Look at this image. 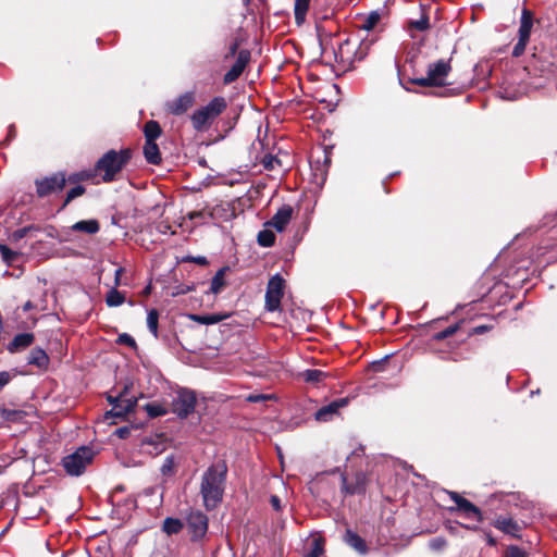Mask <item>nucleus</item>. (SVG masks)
<instances>
[{
  "label": "nucleus",
  "mask_w": 557,
  "mask_h": 557,
  "mask_svg": "<svg viewBox=\"0 0 557 557\" xmlns=\"http://www.w3.org/2000/svg\"><path fill=\"white\" fill-rule=\"evenodd\" d=\"M32 308V302L30 301H27L24 306V310H28Z\"/></svg>",
  "instance_id": "774afa93"
},
{
  "label": "nucleus",
  "mask_w": 557,
  "mask_h": 557,
  "mask_svg": "<svg viewBox=\"0 0 557 557\" xmlns=\"http://www.w3.org/2000/svg\"><path fill=\"white\" fill-rule=\"evenodd\" d=\"M184 262H193V263H196V264H199V265H202V267H206L209 264V261L207 259V257L205 256H187L183 259Z\"/></svg>",
  "instance_id": "3c124183"
},
{
  "label": "nucleus",
  "mask_w": 557,
  "mask_h": 557,
  "mask_svg": "<svg viewBox=\"0 0 557 557\" xmlns=\"http://www.w3.org/2000/svg\"><path fill=\"white\" fill-rule=\"evenodd\" d=\"M160 471L163 476H173L176 473V462L174 455H169L165 457Z\"/></svg>",
  "instance_id": "a19ab883"
},
{
  "label": "nucleus",
  "mask_w": 557,
  "mask_h": 557,
  "mask_svg": "<svg viewBox=\"0 0 557 557\" xmlns=\"http://www.w3.org/2000/svg\"><path fill=\"white\" fill-rule=\"evenodd\" d=\"M94 451L88 446H81L73 454L62 458V466L67 474L79 476L84 473L86 467L91 463Z\"/></svg>",
  "instance_id": "423d86ee"
},
{
  "label": "nucleus",
  "mask_w": 557,
  "mask_h": 557,
  "mask_svg": "<svg viewBox=\"0 0 557 557\" xmlns=\"http://www.w3.org/2000/svg\"><path fill=\"white\" fill-rule=\"evenodd\" d=\"M196 102L195 91H186L165 103V110L172 115L185 114Z\"/></svg>",
  "instance_id": "f8f14e48"
},
{
  "label": "nucleus",
  "mask_w": 557,
  "mask_h": 557,
  "mask_svg": "<svg viewBox=\"0 0 557 557\" xmlns=\"http://www.w3.org/2000/svg\"><path fill=\"white\" fill-rule=\"evenodd\" d=\"M349 44L350 42L348 39H346L344 42L339 44L338 52L332 47V52H333L336 61H337L338 55H339L341 60L343 61V49H344V47L349 46Z\"/></svg>",
  "instance_id": "13d9d810"
},
{
  "label": "nucleus",
  "mask_w": 557,
  "mask_h": 557,
  "mask_svg": "<svg viewBox=\"0 0 557 557\" xmlns=\"http://www.w3.org/2000/svg\"><path fill=\"white\" fill-rule=\"evenodd\" d=\"M285 280L280 275H273L267 285L265 309L270 312L281 310V300L284 296Z\"/></svg>",
  "instance_id": "1a4fd4ad"
},
{
  "label": "nucleus",
  "mask_w": 557,
  "mask_h": 557,
  "mask_svg": "<svg viewBox=\"0 0 557 557\" xmlns=\"http://www.w3.org/2000/svg\"><path fill=\"white\" fill-rule=\"evenodd\" d=\"M114 434L119 437V438H122V440H125L131 434V429L128 426H121V428H117L115 431H114Z\"/></svg>",
  "instance_id": "4d7b16f0"
},
{
  "label": "nucleus",
  "mask_w": 557,
  "mask_h": 557,
  "mask_svg": "<svg viewBox=\"0 0 557 557\" xmlns=\"http://www.w3.org/2000/svg\"><path fill=\"white\" fill-rule=\"evenodd\" d=\"M491 525L499 530L500 532L511 535L512 537L520 539V524L511 517L498 515L491 521Z\"/></svg>",
  "instance_id": "2eb2a0df"
},
{
  "label": "nucleus",
  "mask_w": 557,
  "mask_h": 557,
  "mask_svg": "<svg viewBox=\"0 0 557 557\" xmlns=\"http://www.w3.org/2000/svg\"><path fill=\"white\" fill-rule=\"evenodd\" d=\"M409 27L414 28L419 32H424L430 27V18L428 14H422L420 20L418 21H410Z\"/></svg>",
  "instance_id": "c03bdc74"
},
{
  "label": "nucleus",
  "mask_w": 557,
  "mask_h": 557,
  "mask_svg": "<svg viewBox=\"0 0 557 557\" xmlns=\"http://www.w3.org/2000/svg\"><path fill=\"white\" fill-rule=\"evenodd\" d=\"M311 0H295L294 3V17L298 26L306 22L307 13L310 8Z\"/></svg>",
  "instance_id": "cd10ccee"
},
{
  "label": "nucleus",
  "mask_w": 557,
  "mask_h": 557,
  "mask_svg": "<svg viewBox=\"0 0 557 557\" xmlns=\"http://www.w3.org/2000/svg\"><path fill=\"white\" fill-rule=\"evenodd\" d=\"M127 391H128V388H127V386H125L124 389L117 396L108 395L107 400L113 407L114 404H119L120 401H122L125 398V395L127 394Z\"/></svg>",
  "instance_id": "603ef678"
},
{
  "label": "nucleus",
  "mask_w": 557,
  "mask_h": 557,
  "mask_svg": "<svg viewBox=\"0 0 557 557\" xmlns=\"http://www.w3.org/2000/svg\"><path fill=\"white\" fill-rule=\"evenodd\" d=\"M11 381V374L8 371L0 372V391Z\"/></svg>",
  "instance_id": "052dcab7"
},
{
  "label": "nucleus",
  "mask_w": 557,
  "mask_h": 557,
  "mask_svg": "<svg viewBox=\"0 0 557 557\" xmlns=\"http://www.w3.org/2000/svg\"><path fill=\"white\" fill-rule=\"evenodd\" d=\"M238 47H239V42L237 39H235L231 45H230V48H228V52L225 54L224 59H228V58H232L234 55H236L239 51H238Z\"/></svg>",
  "instance_id": "6e6d98bb"
},
{
  "label": "nucleus",
  "mask_w": 557,
  "mask_h": 557,
  "mask_svg": "<svg viewBox=\"0 0 557 557\" xmlns=\"http://www.w3.org/2000/svg\"><path fill=\"white\" fill-rule=\"evenodd\" d=\"M461 321L453 324V325H449L448 327L444 329L443 331L441 332H437L435 333L433 336H432V341L434 342H441V341H444L448 337H451L453 335H455L459 330H460V326H461Z\"/></svg>",
  "instance_id": "c9c22d12"
},
{
  "label": "nucleus",
  "mask_w": 557,
  "mask_h": 557,
  "mask_svg": "<svg viewBox=\"0 0 557 557\" xmlns=\"http://www.w3.org/2000/svg\"><path fill=\"white\" fill-rule=\"evenodd\" d=\"M320 46H321V49H322V53H326L327 52V41H326V39L320 38Z\"/></svg>",
  "instance_id": "338daca9"
},
{
  "label": "nucleus",
  "mask_w": 557,
  "mask_h": 557,
  "mask_svg": "<svg viewBox=\"0 0 557 557\" xmlns=\"http://www.w3.org/2000/svg\"><path fill=\"white\" fill-rule=\"evenodd\" d=\"M38 198H47L62 193L67 184L66 172L58 171L49 175L38 177L34 182Z\"/></svg>",
  "instance_id": "39448f33"
},
{
  "label": "nucleus",
  "mask_w": 557,
  "mask_h": 557,
  "mask_svg": "<svg viewBox=\"0 0 557 557\" xmlns=\"http://www.w3.org/2000/svg\"><path fill=\"white\" fill-rule=\"evenodd\" d=\"M230 270H231L230 267L225 265V267H222L215 273V275L211 280L210 293L218 295L225 288V286H226L225 274L227 272H230Z\"/></svg>",
  "instance_id": "a878e982"
},
{
  "label": "nucleus",
  "mask_w": 557,
  "mask_h": 557,
  "mask_svg": "<svg viewBox=\"0 0 557 557\" xmlns=\"http://www.w3.org/2000/svg\"><path fill=\"white\" fill-rule=\"evenodd\" d=\"M30 230H32V226H25V227L18 228L12 233V238L14 240H20V239L24 238Z\"/></svg>",
  "instance_id": "864d4df0"
},
{
  "label": "nucleus",
  "mask_w": 557,
  "mask_h": 557,
  "mask_svg": "<svg viewBox=\"0 0 557 557\" xmlns=\"http://www.w3.org/2000/svg\"><path fill=\"white\" fill-rule=\"evenodd\" d=\"M251 53L248 49H242L237 53V58L232 67L224 74L223 83L225 85L237 81L250 62Z\"/></svg>",
  "instance_id": "4468645a"
},
{
  "label": "nucleus",
  "mask_w": 557,
  "mask_h": 557,
  "mask_svg": "<svg viewBox=\"0 0 557 557\" xmlns=\"http://www.w3.org/2000/svg\"><path fill=\"white\" fill-rule=\"evenodd\" d=\"M534 25V13L523 8L521 11L520 25L518 29V41L512 49V57H521L530 41L531 32Z\"/></svg>",
  "instance_id": "6e6552de"
},
{
  "label": "nucleus",
  "mask_w": 557,
  "mask_h": 557,
  "mask_svg": "<svg viewBox=\"0 0 557 557\" xmlns=\"http://www.w3.org/2000/svg\"><path fill=\"white\" fill-rule=\"evenodd\" d=\"M270 397L268 395H264V394H257V395H249L247 397V400L250 401V403H259V401H263L265 399H269Z\"/></svg>",
  "instance_id": "680f3d73"
},
{
  "label": "nucleus",
  "mask_w": 557,
  "mask_h": 557,
  "mask_svg": "<svg viewBox=\"0 0 557 557\" xmlns=\"http://www.w3.org/2000/svg\"><path fill=\"white\" fill-rule=\"evenodd\" d=\"M485 537H486V543L490 546H496L497 545V541L492 536L491 532H485Z\"/></svg>",
  "instance_id": "69168bd1"
},
{
  "label": "nucleus",
  "mask_w": 557,
  "mask_h": 557,
  "mask_svg": "<svg viewBox=\"0 0 557 557\" xmlns=\"http://www.w3.org/2000/svg\"><path fill=\"white\" fill-rule=\"evenodd\" d=\"M116 343L120 345H126L133 349L137 348L136 341L127 333H122L117 336Z\"/></svg>",
  "instance_id": "de8ad7c7"
},
{
  "label": "nucleus",
  "mask_w": 557,
  "mask_h": 557,
  "mask_svg": "<svg viewBox=\"0 0 557 557\" xmlns=\"http://www.w3.org/2000/svg\"><path fill=\"white\" fill-rule=\"evenodd\" d=\"M72 230L74 232L94 235L100 231V224L96 219L82 220L73 224Z\"/></svg>",
  "instance_id": "bb28decb"
},
{
  "label": "nucleus",
  "mask_w": 557,
  "mask_h": 557,
  "mask_svg": "<svg viewBox=\"0 0 557 557\" xmlns=\"http://www.w3.org/2000/svg\"><path fill=\"white\" fill-rule=\"evenodd\" d=\"M144 408L150 419H154L168 413V410L158 403H148L144 406Z\"/></svg>",
  "instance_id": "ea45409f"
},
{
  "label": "nucleus",
  "mask_w": 557,
  "mask_h": 557,
  "mask_svg": "<svg viewBox=\"0 0 557 557\" xmlns=\"http://www.w3.org/2000/svg\"><path fill=\"white\" fill-rule=\"evenodd\" d=\"M493 325H490V324H481V325H476L474 327H472L469 332V336H473V335H481V334H484L486 332H490L491 330H493Z\"/></svg>",
  "instance_id": "8fccbe9b"
},
{
  "label": "nucleus",
  "mask_w": 557,
  "mask_h": 557,
  "mask_svg": "<svg viewBox=\"0 0 557 557\" xmlns=\"http://www.w3.org/2000/svg\"><path fill=\"white\" fill-rule=\"evenodd\" d=\"M310 168L312 173V183L322 188L327 178L329 171L326 166L321 163V158L310 161Z\"/></svg>",
  "instance_id": "6ab92c4d"
},
{
  "label": "nucleus",
  "mask_w": 557,
  "mask_h": 557,
  "mask_svg": "<svg viewBox=\"0 0 557 557\" xmlns=\"http://www.w3.org/2000/svg\"><path fill=\"white\" fill-rule=\"evenodd\" d=\"M197 396L194 391L181 388L172 400V412L181 419H186L195 410Z\"/></svg>",
  "instance_id": "9d476101"
},
{
  "label": "nucleus",
  "mask_w": 557,
  "mask_h": 557,
  "mask_svg": "<svg viewBox=\"0 0 557 557\" xmlns=\"http://www.w3.org/2000/svg\"><path fill=\"white\" fill-rule=\"evenodd\" d=\"M447 540L443 536L433 537L429 541V547L433 552H442L447 547Z\"/></svg>",
  "instance_id": "a18cd8bd"
},
{
  "label": "nucleus",
  "mask_w": 557,
  "mask_h": 557,
  "mask_svg": "<svg viewBox=\"0 0 557 557\" xmlns=\"http://www.w3.org/2000/svg\"><path fill=\"white\" fill-rule=\"evenodd\" d=\"M75 186L71 187L64 198L63 201L59 208V211L64 210L72 201H74L76 198L82 197L86 194V187L81 184H74Z\"/></svg>",
  "instance_id": "c756f323"
},
{
  "label": "nucleus",
  "mask_w": 557,
  "mask_h": 557,
  "mask_svg": "<svg viewBox=\"0 0 557 557\" xmlns=\"http://www.w3.org/2000/svg\"><path fill=\"white\" fill-rule=\"evenodd\" d=\"M0 253L2 260L9 265H13L14 262L21 257V253L10 249L7 245L0 244Z\"/></svg>",
  "instance_id": "4c0bfd02"
},
{
  "label": "nucleus",
  "mask_w": 557,
  "mask_h": 557,
  "mask_svg": "<svg viewBox=\"0 0 557 557\" xmlns=\"http://www.w3.org/2000/svg\"><path fill=\"white\" fill-rule=\"evenodd\" d=\"M323 158L321 159V163L326 166V170L329 171V168L332 163V152L326 147L322 150Z\"/></svg>",
  "instance_id": "5fc2aeb1"
},
{
  "label": "nucleus",
  "mask_w": 557,
  "mask_h": 557,
  "mask_svg": "<svg viewBox=\"0 0 557 557\" xmlns=\"http://www.w3.org/2000/svg\"><path fill=\"white\" fill-rule=\"evenodd\" d=\"M124 272V269L123 268H117L115 270V274H114V287L119 286L121 284V275L123 274Z\"/></svg>",
  "instance_id": "0e129e2a"
},
{
  "label": "nucleus",
  "mask_w": 557,
  "mask_h": 557,
  "mask_svg": "<svg viewBox=\"0 0 557 557\" xmlns=\"http://www.w3.org/2000/svg\"><path fill=\"white\" fill-rule=\"evenodd\" d=\"M257 242L261 247H272L275 243V235L270 230H262L258 233Z\"/></svg>",
  "instance_id": "58836bf2"
},
{
  "label": "nucleus",
  "mask_w": 557,
  "mask_h": 557,
  "mask_svg": "<svg viewBox=\"0 0 557 557\" xmlns=\"http://www.w3.org/2000/svg\"><path fill=\"white\" fill-rule=\"evenodd\" d=\"M380 20H381V15L376 11H373L368 16H366L363 18L360 28L368 30V32L372 30L379 24Z\"/></svg>",
  "instance_id": "79ce46f5"
},
{
  "label": "nucleus",
  "mask_w": 557,
  "mask_h": 557,
  "mask_svg": "<svg viewBox=\"0 0 557 557\" xmlns=\"http://www.w3.org/2000/svg\"><path fill=\"white\" fill-rule=\"evenodd\" d=\"M227 109V101L222 96L212 98L208 104L195 110L190 115L193 128L202 133L208 131L215 119Z\"/></svg>",
  "instance_id": "7ed1b4c3"
},
{
  "label": "nucleus",
  "mask_w": 557,
  "mask_h": 557,
  "mask_svg": "<svg viewBox=\"0 0 557 557\" xmlns=\"http://www.w3.org/2000/svg\"><path fill=\"white\" fill-rule=\"evenodd\" d=\"M26 416L24 410H15V409H0V417L9 422H18L23 420Z\"/></svg>",
  "instance_id": "f704fd0d"
},
{
  "label": "nucleus",
  "mask_w": 557,
  "mask_h": 557,
  "mask_svg": "<svg viewBox=\"0 0 557 557\" xmlns=\"http://www.w3.org/2000/svg\"><path fill=\"white\" fill-rule=\"evenodd\" d=\"M346 404V399H338L321 407L314 414L315 420L323 422L329 421L335 413H337L338 409Z\"/></svg>",
  "instance_id": "412c9836"
},
{
  "label": "nucleus",
  "mask_w": 557,
  "mask_h": 557,
  "mask_svg": "<svg viewBox=\"0 0 557 557\" xmlns=\"http://www.w3.org/2000/svg\"><path fill=\"white\" fill-rule=\"evenodd\" d=\"M505 557H528V555L519 546L510 545L506 550Z\"/></svg>",
  "instance_id": "09e8293b"
},
{
  "label": "nucleus",
  "mask_w": 557,
  "mask_h": 557,
  "mask_svg": "<svg viewBox=\"0 0 557 557\" xmlns=\"http://www.w3.org/2000/svg\"><path fill=\"white\" fill-rule=\"evenodd\" d=\"M185 525L191 542L202 541L208 532L209 518L199 509H190L185 517Z\"/></svg>",
  "instance_id": "0eeeda50"
},
{
  "label": "nucleus",
  "mask_w": 557,
  "mask_h": 557,
  "mask_svg": "<svg viewBox=\"0 0 557 557\" xmlns=\"http://www.w3.org/2000/svg\"><path fill=\"white\" fill-rule=\"evenodd\" d=\"M293 212L294 210L292 206L283 205L268 222V224L274 227L277 232H282L290 222Z\"/></svg>",
  "instance_id": "dca6fc26"
},
{
  "label": "nucleus",
  "mask_w": 557,
  "mask_h": 557,
  "mask_svg": "<svg viewBox=\"0 0 557 557\" xmlns=\"http://www.w3.org/2000/svg\"><path fill=\"white\" fill-rule=\"evenodd\" d=\"M344 542L359 554H366L368 552L366 541L359 534H357L350 529L346 530L344 535Z\"/></svg>",
  "instance_id": "5701e85b"
},
{
  "label": "nucleus",
  "mask_w": 557,
  "mask_h": 557,
  "mask_svg": "<svg viewBox=\"0 0 557 557\" xmlns=\"http://www.w3.org/2000/svg\"><path fill=\"white\" fill-rule=\"evenodd\" d=\"M325 540L322 536L314 537L311 549L304 557H321L324 554Z\"/></svg>",
  "instance_id": "e433bc0d"
},
{
  "label": "nucleus",
  "mask_w": 557,
  "mask_h": 557,
  "mask_svg": "<svg viewBox=\"0 0 557 557\" xmlns=\"http://www.w3.org/2000/svg\"><path fill=\"white\" fill-rule=\"evenodd\" d=\"M447 494L449 495L450 499L455 502L456 508L450 507V511H460L466 515V517L470 518L473 517L476 519V521L482 522L487 517L484 515V512L475 506L473 503L468 500L467 498L462 497L459 493L454 491H448Z\"/></svg>",
  "instance_id": "9b49d317"
},
{
  "label": "nucleus",
  "mask_w": 557,
  "mask_h": 557,
  "mask_svg": "<svg viewBox=\"0 0 557 557\" xmlns=\"http://www.w3.org/2000/svg\"><path fill=\"white\" fill-rule=\"evenodd\" d=\"M230 317L228 313H211V314H188L189 320L197 322L199 324H215L219 323Z\"/></svg>",
  "instance_id": "393cba45"
},
{
  "label": "nucleus",
  "mask_w": 557,
  "mask_h": 557,
  "mask_svg": "<svg viewBox=\"0 0 557 557\" xmlns=\"http://www.w3.org/2000/svg\"><path fill=\"white\" fill-rule=\"evenodd\" d=\"M270 504L273 507L274 510L280 511L281 510V499L276 495H272L270 498Z\"/></svg>",
  "instance_id": "e2e57ef3"
},
{
  "label": "nucleus",
  "mask_w": 557,
  "mask_h": 557,
  "mask_svg": "<svg viewBox=\"0 0 557 557\" xmlns=\"http://www.w3.org/2000/svg\"><path fill=\"white\" fill-rule=\"evenodd\" d=\"M145 141H156L162 135V128L159 122L149 120L144 125Z\"/></svg>",
  "instance_id": "c85d7f7f"
},
{
  "label": "nucleus",
  "mask_w": 557,
  "mask_h": 557,
  "mask_svg": "<svg viewBox=\"0 0 557 557\" xmlns=\"http://www.w3.org/2000/svg\"><path fill=\"white\" fill-rule=\"evenodd\" d=\"M262 164L267 170H274L277 165H281V161L275 156L265 154L262 159Z\"/></svg>",
  "instance_id": "49530a36"
},
{
  "label": "nucleus",
  "mask_w": 557,
  "mask_h": 557,
  "mask_svg": "<svg viewBox=\"0 0 557 557\" xmlns=\"http://www.w3.org/2000/svg\"><path fill=\"white\" fill-rule=\"evenodd\" d=\"M35 342V335L33 333H20L16 334L8 345V350L11 354L23 350Z\"/></svg>",
  "instance_id": "a211bd4d"
},
{
  "label": "nucleus",
  "mask_w": 557,
  "mask_h": 557,
  "mask_svg": "<svg viewBox=\"0 0 557 557\" xmlns=\"http://www.w3.org/2000/svg\"><path fill=\"white\" fill-rule=\"evenodd\" d=\"M342 492L346 495H360L364 494L367 491V485L369 483L368 475L359 471L355 474L354 480L348 482L347 475L345 473H342Z\"/></svg>",
  "instance_id": "ddd939ff"
},
{
  "label": "nucleus",
  "mask_w": 557,
  "mask_h": 557,
  "mask_svg": "<svg viewBox=\"0 0 557 557\" xmlns=\"http://www.w3.org/2000/svg\"><path fill=\"white\" fill-rule=\"evenodd\" d=\"M125 301L124 293L116 289V287L111 288L106 295V304L109 307H117L123 305Z\"/></svg>",
  "instance_id": "473e14b6"
},
{
  "label": "nucleus",
  "mask_w": 557,
  "mask_h": 557,
  "mask_svg": "<svg viewBox=\"0 0 557 557\" xmlns=\"http://www.w3.org/2000/svg\"><path fill=\"white\" fill-rule=\"evenodd\" d=\"M185 527V523L177 518L168 517L162 524V531L168 535L178 534Z\"/></svg>",
  "instance_id": "7c9ffc66"
},
{
  "label": "nucleus",
  "mask_w": 557,
  "mask_h": 557,
  "mask_svg": "<svg viewBox=\"0 0 557 557\" xmlns=\"http://www.w3.org/2000/svg\"><path fill=\"white\" fill-rule=\"evenodd\" d=\"M450 72V61L441 59L428 65L425 77L411 78L410 82L422 87H444L449 85L446 78Z\"/></svg>",
  "instance_id": "20e7f679"
},
{
  "label": "nucleus",
  "mask_w": 557,
  "mask_h": 557,
  "mask_svg": "<svg viewBox=\"0 0 557 557\" xmlns=\"http://www.w3.org/2000/svg\"><path fill=\"white\" fill-rule=\"evenodd\" d=\"M99 176L98 171H96V164L92 169H84L77 172H73L71 174H66L69 184H79L82 182H92L95 178Z\"/></svg>",
  "instance_id": "4be33fe9"
},
{
  "label": "nucleus",
  "mask_w": 557,
  "mask_h": 557,
  "mask_svg": "<svg viewBox=\"0 0 557 557\" xmlns=\"http://www.w3.org/2000/svg\"><path fill=\"white\" fill-rule=\"evenodd\" d=\"M387 361V357H385L384 359H381L379 361H374L372 362L371 367H372V370L374 372H381L384 370V367H385V363Z\"/></svg>",
  "instance_id": "bf43d9fd"
},
{
  "label": "nucleus",
  "mask_w": 557,
  "mask_h": 557,
  "mask_svg": "<svg viewBox=\"0 0 557 557\" xmlns=\"http://www.w3.org/2000/svg\"><path fill=\"white\" fill-rule=\"evenodd\" d=\"M227 471L225 460H218L203 472L200 482V494L207 510H213L222 503Z\"/></svg>",
  "instance_id": "f257e3e1"
},
{
  "label": "nucleus",
  "mask_w": 557,
  "mask_h": 557,
  "mask_svg": "<svg viewBox=\"0 0 557 557\" xmlns=\"http://www.w3.org/2000/svg\"><path fill=\"white\" fill-rule=\"evenodd\" d=\"M144 157L147 163L152 165H160L162 162L161 152L156 141H145L143 148Z\"/></svg>",
  "instance_id": "b1692460"
},
{
  "label": "nucleus",
  "mask_w": 557,
  "mask_h": 557,
  "mask_svg": "<svg viewBox=\"0 0 557 557\" xmlns=\"http://www.w3.org/2000/svg\"><path fill=\"white\" fill-rule=\"evenodd\" d=\"M27 362L28 364L37 367L39 370L46 371L49 367L50 359L42 348L35 347L30 350Z\"/></svg>",
  "instance_id": "aec40b11"
},
{
  "label": "nucleus",
  "mask_w": 557,
  "mask_h": 557,
  "mask_svg": "<svg viewBox=\"0 0 557 557\" xmlns=\"http://www.w3.org/2000/svg\"><path fill=\"white\" fill-rule=\"evenodd\" d=\"M327 376L329 374L326 372L318 369H308L301 373V377L305 382L313 384L323 382Z\"/></svg>",
  "instance_id": "2f4dec72"
},
{
  "label": "nucleus",
  "mask_w": 557,
  "mask_h": 557,
  "mask_svg": "<svg viewBox=\"0 0 557 557\" xmlns=\"http://www.w3.org/2000/svg\"><path fill=\"white\" fill-rule=\"evenodd\" d=\"M132 158L133 149L129 147L121 150L110 149L96 161V171L103 183L115 182Z\"/></svg>",
  "instance_id": "f03ea898"
},
{
  "label": "nucleus",
  "mask_w": 557,
  "mask_h": 557,
  "mask_svg": "<svg viewBox=\"0 0 557 557\" xmlns=\"http://www.w3.org/2000/svg\"><path fill=\"white\" fill-rule=\"evenodd\" d=\"M158 322L159 311L157 309H151L147 315V325L154 337H158Z\"/></svg>",
  "instance_id": "37998d69"
},
{
  "label": "nucleus",
  "mask_w": 557,
  "mask_h": 557,
  "mask_svg": "<svg viewBox=\"0 0 557 557\" xmlns=\"http://www.w3.org/2000/svg\"><path fill=\"white\" fill-rule=\"evenodd\" d=\"M220 211V207L215 206L212 208L206 207L202 210L191 211L188 213L189 220L205 219L206 216L214 219Z\"/></svg>",
  "instance_id": "72a5a7b5"
},
{
  "label": "nucleus",
  "mask_w": 557,
  "mask_h": 557,
  "mask_svg": "<svg viewBox=\"0 0 557 557\" xmlns=\"http://www.w3.org/2000/svg\"><path fill=\"white\" fill-rule=\"evenodd\" d=\"M137 406V399L132 398H124L119 404H114V406L111 408V410L106 412L104 418H117V419H124L125 416L132 411L135 410Z\"/></svg>",
  "instance_id": "f3484780"
}]
</instances>
